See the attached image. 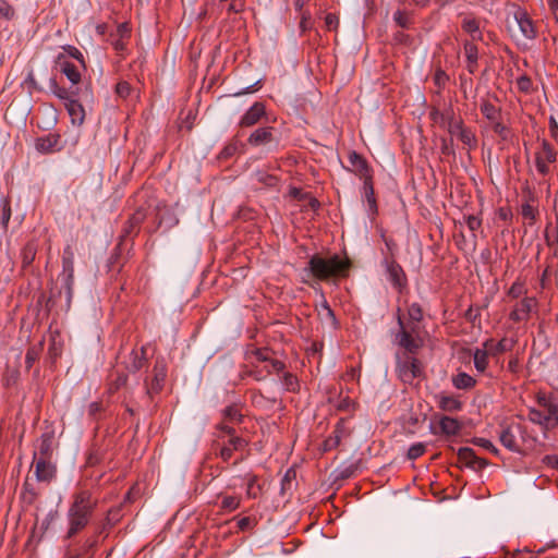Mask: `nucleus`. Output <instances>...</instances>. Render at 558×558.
I'll list each match as a JSON object with an SVG mask.
<instances>
[{
  "label": "nucleus",
  "instance_id": "6",
  "mask_svg": "<svg viewBox=\"0 0 558 558\" xmlns=\"http://www.w3.org/2000/svg\"><path fill=\"white\" fill-rule=\"evenodd\" d=\"M397 320L400 328L396 336L398 344L407 351L405 354H415L423 344L420 338L413 336L416 331V326H405L402 316L400 315V310H398Z\"/></svg>",
  "mask_w": 558,
  "mask_h": 558
},
{
  "label": "nucleus",
  "instance_id": "17",
  "mask_svg": "<svg viewBox=\"0 0 558 558\" xmlns=\"http://www.w3.org/2000/svg\"><path fill=\"white\" fill-rule=\"evenodd\" d=\"M517 340L512 338H502L499 341H495L493 338L485 340L482 345L488 350L490 355L497 356L505 352L511 351L515 345Z\"/></svg>",
  "mask_w": 558,
  "mask_h": 558
},
{
  "label": "nucleus",
  "instance_id": "9",
  "mask_svg": "<svg viewBox=\"0 0 558 558\" xmlns=\"http://www.w3.org/2000/svg\"><path fill=\"white\" fill-rule=\"evenodd\" d=\"M518 430H520L519 423H511L504 426L499 435V440L508 450L520 453L523 451V448L518 440Z\"/></svg>",
  "mask_w": 558,
  "mask_h": 558
},
{
  "label": "nucleus",
  "instance_id": "38",
  "mask_svg": "<svg viewBox=\"0 0 558 558\" xmlns=\"http://www.w3.org/2000/svg\"><path fill=\"white\" fill-rule=\"evenodd\" d=\"M223 420L228 423H241L243 415L238 404H231L227 407L223 412Z\"/></svg>",
  "mask_w": 558,
  "mask_h": 558
},
{
  "label": "nucleus",
  "instance_id": "5",
  "mask_svg": "<svg viewBox=\"0 0 558 558\" xmlns=\"http://www.w3.org/2000/svg\"><path fill=\"white\" fill-rule=\"evenodd\" d=\"M397 374L402 383L412 384L415 378L424 376V366L418 359L404 354L397 363Z\"/></svg>",
  "mask_w": 558,
  "mask_h": 558
},
{
  "label": "nucleus",
  "instance_id": "45",
  "mask_svg": "<svg viewBox=\"0 0 558 558\" xmlns=\"http://www.w3.org/2000/svg\"><path fill=\"white\" fill-rule=\"evenodd\" d=\"M241 498L236 496H225L221 500L220 509L223 511H234L240 507Z\"/></svg>",
  "mask_w": 558,
  "mask_h": 558
},
{
  "label": "nucleus",
  "instance_id": "7",
  "mask_svg": "<svg viewBox=\"0 0 558 558\" xmlns=\"http://www.w3.org/2000/svg\"><path fill=\"white\" fill-rule=\"evenodd\" d=\"M384 264L386 266L390 283L398 292L401 293L408 286V278L403 268L395 260V258H385Z\"/></svg>",
  "mask_w": 558,
  "mask_h": 558
},
{
  "label": "nucleus",
  "instance_id": "33",
  "mask_svg": "<svg viewBox=\"0 0 558 558\" xmlns=\"http://www.w3.org/2000/svg\"><path fill=\"white\" fill-rule=\"evenodd\" d=\"M488 355L490 353L486 348H476L473 353L474 367L478 373H484L488 366Z\"/></svg>",
  "mask_w": 558,
  "mask_h": 558
},
{
  "label": "nucleus",
  "instance_id": "34",
  "mask_svg": "<svg viewBox=\"0 0 558 558\" xmlns=\"http://www.w3.org/2000/svg\"><path fill=\"white\" fill-rule=\"evenodd\" d=\"M37 254V244L33 241L27 242L22 250V267L26 269L29 267L35 260Z\"/></svg>",
  "mask_w": 558,
  "mask_h": 558
},
{
  "label": "nucleus",
  "instance_id": "30",
  "mask_svg": "<svg viewBox=\"0 0 558 558\" xmlns=\"http://www.w3.org/2000/svg\"><path fill=\"white\" fill-rule=\"evenodd\" d=\"M296 487V471L293 468H290L284 473L281 485H280V495L286 497H290L292 495L293 489Z\"/></svg>",
  "mask_w": 558,
  "mask_h": 558
},
{
  "label": "nucleus",
  "instance_id": "46",
  "mask_svg": "<svg viewBox=\"0 0 558 558\" xmlns=\"http://www.w3.org/2000/svg\"><path fill=\"white\" fill-rule=\"evenodd\" d=\"M319 316L322 317V319L329 322L331 326H337L335 313L326 300H324V302L320 305Z\"/></svg>",
  "mask_w": 558,
  "mask_h": 558
},
{
  "label": "nucleus",
  "instance_id": "21",
  "mask_svg": "<svg viewBox=\"0 0 558 558\" xmlns=\"http://www.w3.org/2000/svg\"><path fill=\"white\" fill-rule=\"evenodd\" d=\"M60 135L50 133L46 136L38 137L35 143V147L39 153L51 154L56 150H60L59 147Z\"/></svg>",
  "mask_w": 558,
  "mask_h": 558
},
{
  "label": "nucleus",
  "instance_id": "41",
  "mask_svg": "<svg viewBox=\"0 0 558 558\" xmlns=\"http://www.w3.org/2000/svg\"><path fill=\"white\" fill-rule=\"evenodd\" d=\"M284 389L289 392H296L299 390L298 377L292 373H284L281 378Z\"/></svg>",
  "mask_w": 558,
  "mask_h": 558
},
{
  "label": "nucleus",
  "instance_id": "23",
  "mask_svg": "<svg viewBox=\"0 0 558 558\" xmlns=\"http://www.w3.org/2000/svg\"><path fill=\"white\" fill-rule=\"evenodd\" d=\"M274 130L275 129L272 126L256 129L247 138L248 144L252 146H260L272 142L275 140Z\"/></svg>",
  "mask_w": 558,
  "mask_h": 558
},
{
  "label": "nucleus",
  "instance_id": "54",
  "mask_svg": "<svg viewBox=\"0 0 558 558\" xmlns=\"http://www.w3.org/2000/svg\"><path fill=\"white\" fill-rule=\"evenodd\" d=\"M425 450L426 446L423 442L413 444L408 450L407 458L409 460H416L425 453Z\"/></svg>",
  "mask_w": 558,
  "mask_h": 558
},
{
  "label": "nucleus",
  "instance_id": "37",
  "mask_svg": "<svg viewBox=\"0 0 558 558\" xmlns=\"http://www.w3.org/2000/svg\"><path fill=\"white\" fill-rule=\"evenodd\" d=\"M535 157H541L544 161L553 163L557 159V151L547 140H543L541 150L535 154Z\"/></svg>",
  "mask_w": 558,
  "mask_h": 558
},
{
  "label": "nucleus",
  "instance_id": "26",
  "mask_svg": "<svg viewBox=\"0 0 558 558\" xmlns=\"http://www.w3.org/2000/svg\"><path fill=\"white\" fill-rule=\"evenodd\" d=\"M217 429L223 435L229 436V445L235 450H243L248 445L244 438L236 436L235 429L227 423L218 424Z\"/></svg>",
  "mask_w": 558,
  "mask_h": 558
},
{
  "label": "nucleus",
  "instance_id": "8",
  "mask_svg": "<svg viewBox=\"0 0 558 558\" xmlns=\"http://www.w3.org/2000/svg\"><path fill=\"white\" fill-rule=\"evenodd\" d=\"M537 301L535 298L526 296L517 302L509 314V319L514 323L527 322L531 313L536 310Z\"/></svg>",
  "mask_w": 558,
  "mask_h": 558
},
{
  "label": "nucleus",
  "instance_id": "50",
  "mask_svg": "<svg viewBox=\"0 0 558 558\" xmlns=\"http://www.w3.org/2000/svg\"><path fill=\"white\" fill-rule=\"evenodd\" d=\"M458 138L469 148L475 147L477 143L475 134L468 128L458 133Z\"/></svg>",
  "mask_w": 558,
  "mask_h": 558
},
{
  "label": "nucleus",
  "instance_id": "49",
  "mask_svg": "<svg viewBox=\"0 0 558 558\" xmlns=\"http://www.w3.org/2000/svg\"><path fill=\"white\" fill-rule=\"evenodd\" d=\"M128 374L125 373H117L116 378L111 379L109 384V392L114 393L120 388L124 387L128 383Z\"/></svg>",
  "mask_w": 558,
  "mask_h": 558
},
{
  "label": "nucleus",
  "instance_id": "29",
  "mask_svg": "<svg viewBox=\"0 0 558 558\" xmlns=\"http://www.w3.org/2000/svg\"><path fill=\"white\" fill-rule=\"evenodd\" d=\"M463 50L466 58V69L470 74H474L477 70V46L474 43L466 40L463 45Z\"/></svg>",
  "mask_w": 558,
  "mask_h": 558
},
{
  "label": "nucleus",
  "instance_id": "12",
  "mask_svg": "<svg viewBox=\"0 0 558 558\" xmlns=\"http://www.w3.org/2000/svg\"><path fill=\"white\" fill-rule=\"evenodd\" d=\"M458 460L474 471L483 470L488 464L486 459L477 457L470 447H462L458 450Z\"/></svg>",
  "mask_w": 558,
  "mask_h": 558
},
{
  "label": "nucleus",
  "instance_id": "1",
  "mask_svg": "<svg viewBox=\"0 0 558 558\" xmlns=\"http://www.w3.org/2000/svg\"><path fill=\"white\" fill-rule=\"evenodd\" d=\"M98 507V498L89 489H78L71 496L66 510V529L62 541L74 542L92 523Z\"/></svg>",
  "mask_w": 558,
  "mask_h": 558
},
{
  "label": "nucleus",
  "instance_id": "48",
  "mask_svg": "<svg viewBox=\"0 0 558 558\" xmlns=\"http://www.w3.org/2000/svg\"><path fill=\"white\" fill-rule=\"evenodd\" d=\"M102 459H104V452L100 450V448H98V447H96V445H94L87 454L86 464L88 466H95L98 463H100Z\"/></svg>",
  "mask_w": 558,
  "mask_h": 558
},
{
  "label": "nucleus",
  "instance_id": "27",
  "mask_svg": "<svg viewBox=\"0 0 558 558\" xmlns=\"http://www.w3.org/2000/svg\"><path fill=\"white\" fill-rule=\"evenodd\" d=\"M519 429L520 430H518V436L524 449L535 450L538 446H544V444H541L538 441L536 435L533 432L529 430V428L525 425L519 423Z\"/></svg>",
  "mask_w": 558,
  "mask_h": 558
},
{
  "label": "nucleus",
  "instance_id": "28",
  "mask_svg": "<svg viewBox=\"0 0 558 558\" xmlns=\"http://www.w3.org/2000/svg\"><path fill=\"white\" fill-rule=\"evenodd\" d=\"M437 405L444 412L456 413L462 410L463 403L453 396L440 393L437 396Z\"/></svg>",
  "mask_w": 558,
  "mask_h": 558
},
{
  "label": "nucleus",
  "instance_id": "58",
  "mask_svg": "<svg viewBox=\"0 0 558 558\" xmlns=\"http://www.w3.org/2000/svg\"><path fill=\"white\" fill-rule=\"evenodd\" d=\"M111 38L129 39L131 37V28L128 23L118 25L116 33L110 35Z\"/></svg>",
  "mask_w": 558,
  "mask_h": 558
},
{
  "label": "nucleus",
  "instance_id": "18",
  "mask_svg": "<svg viewBox=\"0 0 558 558\" xmlns=\"http://www.w3.org/2000/svg\"><path fill=\"white\" fill-rule=\"evenodd\" d=\"M53 441L54 435L53 432H46L41 434L38 444V451L34 453V460L44 459L51 460L53 453Z\"/></svg>",
  "mask_w": 558,
  "mask_h": 558
},
{
  "label": "nucleus",
  "instance_id": "63",
  "mask_svg": "<svg viewBox=\"0 0 558 558\" xmlns=\"http://www.w3.org/2000/svg\"><path fill=\"white\" fill-rule=\"evenodd\" d=\"M340 445L339 436H329L327 437L322 445L323 451H330L335 448H337Z\"/></svg>",
  "mask_w": 558,
  "mask_h": 558
},
{
  "label": "nucleus",
  "instance_id": "10",
  "mask_svg": "<svg viewBox=\"0 0 558 558\" xmlns=\"http://www.w3.org/2000/svg\"><path fill=\"white\" fill-rule=\"evenodd\" d=\"M348 159L350 163V167L348 169L350 171L359 175L364 181L372 178V169L367 160L362 155H360L355 150H352L349 153Z\"/></svg>",
  "mask_w": 558,
  "mask_h": 558
},
{
  "label": "nucleus",
  "instance_id": "55",
  "mask_svg": "<svg viewBox=\"0 0 558 558\" xmlns=\"http://www.w3.org/2000/svg\"><path fill=\"white\" fill-rule=\"evenodd\" d=\"M480 215H481V211H478L477 214L463 216V219L465 220V222L471 231H476L481 228L482 218Z\"/></svg>",
  "mask_w": 558,
  "mask_h": 558
},
{
  "label": "nucleus",
  "instance_id": "20",
  "mask_svg": "<svg viewBox=\"0 0 558 558\" xmlns=\"http://www.w3.org/2000/svg\"><path fill=\"white\" fill-rule=\"evenodd\" d=\"M74 542H68L64 546L63 558H82L95 546V541L87 538L82 544H78L77 547H74Z\"/></svg>",
  "mask_w": 558,
  "mask_h": 558
},
{
  "label": "nucleus",
  "instance_id": "25",
  "mask_svg": "<svg viewBox=\"0 0 558 558\" xmlns=\"http://www.w3.org/2000/svg\"><path fill=\"white\" fill-rule=\"evenodd\" d=\"M64 107L70 116L73 125L81 126L85 121V109L80 99H73L64 102Z\"/></svg>",
  "mask_w": 558,
  "mask_h": 558
},
{
  "label": "nucleus",
  "instance_id": "16",
  "mask_svg": "<svg viewBox=\"0 0 558 558\" xmlns=\"http://www.w3.org/2000/svg\"><path fill=\"white\" fill-rule=\"evenodd\" d=\"M266 114V107L263 102H254L244 116L240 120V126L248 128L259 122V120Z\"/></svg>",
  "mask_w": 558,
  "mask_h": 558
},
{
  "label": "nucleus",
  "instance_id": "43",
  "mask_svg": "<svg viewBox=\"0 0 558 558\" xmlns=\"http://www.w3.org/2000/svg\"><path fill=\"white\" fill-rule=\"evenodd\" d=\"M393 21L401 28H410L413 23L411 15L402 10H397L393 13Z\"/></svg>",
  "mask_w": 558,
  "mask_h": 558
},
{
  "label": "nucleus",
  "instance_id": "60",
  "mask_svg": "<svg viewBox=\"0 0 558 558\" xmlns=\"http://www.w3.org/2000/svg\"><path fill=\"white\" fill-rule=\"evenodd\" d=\"M526 292L525 287L522 282L515 281L512 283L508 291V295L512 299H518Z\"/></svg>",
  "mask_w": 558,
  "mask_h": 558
},
{
  "label": "nucleus",
  "instance_id": "11",
  "mask_svg": "<svg viewBox=\"0 0 558 558\" xmlns=\"http://www.w3.org/2000/svg\"><path fill=\"white\" fill-rule=\"evenodd\" d=\"M288 196L295 201L293 206L306 207L310 206L312 209L319 207V202L312 195L310 191L304 187L291 186L288 192Z\"/></svg>",
  "mask_w": 558,
  "mask_h": 558
},
{
  "label": "nucleus",
  "instance_id": "47",
  "mask_svg": "<svg viewBox=\"0 0 558 558\" xmlns=\"http://www.w3.org/2000/svg\"><path fill=\"white\" fill-rule=\"evenodd\" d=\"M50 90L54 96H57L59 99L63 100L64 102H69L70 99V93H68V88L60 86L56 80L50 81Z\"/></svg>",
  "mask_w": 558,
  "mask_h": 558
},
{
  "label": "nucleus",
  "instance_id": "42",
  "mask_svg": "<svg viewBox=\"0 0 558 558\" xmlns=\"http://www.w3.org/2000/svg\"><path fill=\"white\" fill-rule=\"evenodd\" d=\"M63 49V53L65 56H69L75 60L78 61V63L81 64L82 69L85 70L86 69V62H85V58L83 56V53L75 47V46H72V45H65L62 47Z\"/></svg>",
  "mask_w": 558,
  "mask_h": 558
},
{
  "label": "nucleus",
  "instance_id": "22",
  "mask_svg": "<svg viewBox=\"0 0 558 558\" xmlns=\"http://www.w3.org/2000/svg\"><path fill=\"white\" fill-rule=\"evenodd\" d=\"M147 364L146 349L142 347L140 350H132L126 362V369L136 373Z\"/></svg>",
  "mask_w": 558,
  "mask_h": 558
},
{
  "label": "nucleus",
  "instance_id": "62",
  "mask_svg": "<svg viewBox=\"0 0 558 558\" xmlns=\"http://www.w3.org/2000/svg\"><path fill=\"white\" fill-rule=\"evenodd\" d=\"M492 123L493 131L498 134L502 140H507L509 130L508 128L501 123L500 120H495Z\"/></svg>",
  "mask_w": 558,
  "mask_h": 558
},
{
  "label": "nucleus",
  "instance_id": "31",
  "mask_svg": "<svg viewBox=\"0 0 558 558\" xmlns=\"http://www.w3.org/2000/svg\"><path fill=\"white\" fill-rule=\"evenodd\" d=\"M452 385L457 389L470 390L475 387L476 380L471 375L464 372H460L457 375L452 376Z\"/></svg>",
  "mask_w": 558,
  "mask_h": 558
},
{
  "label": "nucleus",
  "instance_id": "24",
  "mask_svg": "<svg viewBox=\"0 0 558 558\" xmlns=\"http://www.w3.org/2000/svg\"><path fill=\"white\" fill-rule=\"evenodd\" d=\"M211 447L215 456L219 457L223 462H228L233 452L236 451L231 445H229V439L225 441L223 436L220 434L216 435Z\"/></svg>",
  "mask_w": 558,
  "mask_h": 558
},
{
  "label": "nucleus",
  "instance_id": "2",
  "mask_svg": "<svg viewBox=\"0 0 558 558\" xmlns=\"http://www.w3.org/2000/svg\"><path fill=\"white\" fill-rule=\"evenodd\" d=\"M537 408H530L527 418L542 427L544 437L547 433L558 427V391L542 392L536 395Z\"/></svg>",
  "mask_w": 558,
  "mask_h": 558
},
{
  "label": "nucleus",
  "instance_id": "36",
  "mask_svg": "<svg viewBox=\"0 0 558 558\" xmlns=\"http://www.w3.org/2000/svg\"><path fill=\"white\" fill-rule=\"evenodd\" d=\"M145 215L144 211H135L128 220L125 227L123 228V235L129 236L133 232H136L140 225L144 221Z\"/></svg>",
  "mask_w": 558,
  "mask_h": 558
},
{
  "label": "nucleus",
  "instance_id": "61",
  "mask_svg": "<svg viewBox=\"0 0 558 558\" xmlns=\"http://www.w3.org/2000/svg\"><path fill=\"white\" fill-rule=\"evenodd\" d=\"M449 81V76L448 74L441 70V69H437L435 74H434V83L435 85L438 87V88H444L447 84V82Z\"/></svg>",
  "mask_w": 558,
  "mask_h": 558
},
{
  "label": "nucleus",
  "instance_id": "44",
  "mask_svg": "<svg viewBox=\"0 0 558 558\" xmlns=\"http://www.w3.org/2000/svg\"><path fill=\"white\" fill-rule=\"evenodd\" d=\"M256 181L265 186H268V187H275L277 186L278 182H279V179L274 175V174H269L265 171H258L256 174Z\"/></svg>",
  "mask_w": 558,
  "mask_h": 558
},
{
  "label": "nucleus",
  "instance_id": "52",
  "mask_svg": "<svg viewBox=\"0 0 558 558\" xmlns=\"http://www.w3.org/2000/svg\"><path fill=\"white\" fill-rule=\"evenodd\" d=\"M471 442L475 446L482 447L483 449L492 452L495 456L499 454V450L496 446L488 439L482 437H474Z\"/></svg>",
  "mask_w": 558,
  "mask_h": 558
},
{
  "label": "nucleus",
  "instance_id": "39",
  "mask_svg": "<svg viewBox=\"0 0 558 558\" xmlns=\"http://www.w3.org/2000/svg\"><path fill=\"white\" fill-rule=\"evenodd\" d=\"M263 494V485L258 483L257 475H250L247 480L246 495L248 498L255 499Z\"/></svg>",
  "mask_w": 558,
  "mask_h": 558
},
{
  "label": "nucleus",
  "instance_id": "4",
  "mask_svg": "<svg viewBox=\"0 0 558 558\" xmlns=\"http://www.w3.org/2000/svg\"><path fill=\"white\" fill-rule=\"evenodd\" d=\"M168 366L163 357H157L155 360L153 369L148 376L144 379V387L149 398H154L162 391L167 378Z\"/></svg>",
  "mask_w": 558,
  "mask_h": 558
},
{
  "label": "nucleus",
  "instance_id": "35",
  "mask_svg": "<svg viewBox=\"0 0 558 558\" xmlns=\"http://www.w3.org/2000/svg\"><path fill=\"white\" fill-rule=\"evenodd\" d=\"M481 112L490 122L501 119V109L493 105L489 100L482 101Z\"/></svg>",
  "mask_w": 558,
  "mask_h": 558
},
{
  "label": "nucleus",
  "instance_id": "14",
  "mask_svg": "<svg viewBox=\"0 0 558 558\" xmlns=\"http://www.w3.org/2000/svg\"><path fill=\"white\" fill-rule=\"evenodd\" d=\"M462 429V423L454 417L441 415L438 421V430L432 429L434 435H445L447 437L457 436Z\"/></svg>",
  "mask_w": 558,
  "mask_h": 558
},
{
  "label": "nucleus",
  "instance_id": "15",
  "mask_svg": "<svg viewBox=\"0 0 558 558\" xmlns=\"http://www.w3.org/2000/svg\"><path fill=\"white\" fill-rule=\"evenodd\" d=\"M34 465L38 482L50 483L56 477L57 468L51 460L36 459L34 460Z\"/></svg>",
  "mask_w": 558,
  "mask_h": 558
},
{
  "label": "nucleus",
  "instance_id": "59",
  "mask_svg": "<svg viewBox=\"0 0 558 558\" xmlns=\"http://www.w3.org/2000/svg\"><path fill=\"white\" fill-rule=\"evenodd\" d=\"M236 151H238V143L231 142L223 147V149L219 153L218 158L222 159V160L229 159L232 156H234Z\"/></svg>",
  "mask_w": 558,
  "mask_h": 558
},
{
  "label": "nucleus",
  "instance_id": "53",
  "mask_svg": "<svg viewBox=\"0 0 558 558\" xmlns=\"http://www.w3.org/2000/svg\"><path fill=\"white\" fill-rule=\"evenodd\" d=\"M43 343L39 344V347H31L27 349L26 355H25V364L26 368H31L34 363L38 360L40 351H41Z\"/></svg>",
  "mask_w": 558,
  "mask_h": 558
},
{
  "label": "nucleus",
  "instance_id": "51",
  "mask_svg": "<svg viewBox=\"0 0 558 558\" xmlns=\"http://www.w3.org/2000/svg\"><path fill=\"white\" fill-rule=\"evenodd\" d=\"M14 16V8L7 0H0V21H11Z\"/></svg>",
  "mask_w": 558,
  "mask_h": 558
},
{
  "label": "nucleus",
  "instance_id": "57",
  "mask_svg": "<svg viewBox=\"0 0 558 558\" xmlns=\"http://www.w3.org/2000/svg\"><path fill=\"white\" fill-rule=\"evenodd\" d=\"M355 402L350 397L345 396L340 398L336 408L341 412H352L355 410Z\"/></svg>",
  "mask_w": 558,
  "mask_h": 558
},
{
  "label": "nucleus",
  "instance_id": "32",
  "mask_svg": "<svg viewBox=\"0 0 558 558\" xmlns=\"http://www.w3.org/2000/svg\"><path fill=\"white\" fill-rule=\"evenodd\" d=\"M462 29L470 34L473 40H482L483 38L480 29V23L475 17H464L462 21Z\"/></svg>",
  "mask_w": 558,
  "mask_h": 558
},
{
  "label": "nucleus",
  "instance_id": "19",
  "mask_svg": "<svg viewBox=\"0 0 558 558\" xmlns=\"http://www.w3.org/2000/svg\"><path fill=\"white\" fill-rule=\"evenodd\" d=\"M514 19L520 27L522 35L526 39H534L537 36L536 28L533 21L524 10H518L514 13Z\"/></svg>",
  "mask_w": 558,
  "mask_h": 558
},
{
  "label": "nucleus",
  "instance_id": "56",
  "mask_svg": "<svg viewBox=\"0 0 558 558\" xmlns=\"http://www.w3.org/2000/svg\"><path fill=\"white\" fill-rule=\"evenodd\" d=\"M408 314L414 323H420L423 319V310L418 303H412L408 308Z\"/></svg>",
  "mask_w": 558,
  "mask_h": 558
},
{
  "label": "nucleus",
  "instance_id": "40",
  "mask_svg": "<svg viewBox=\"0 0 558 558\" xmlns=\"http://www.w3.org/2000/svg\"><path fill=\"white\" fill-rule=\"evenodd\" d=\"M363 190H364V196L367 201L369 209H377V203H376V198L374 195V186H373L372 178L364 181Z\"/></svg>",
  "mask_w": 558,
  "mask_h": 558
},
{
  "label": "nucleus",
  "instance_id": "64",
  "mask_svg": "<svg viewBox=\"0 0 558 558\" xmlns=\"http://www.w3.org/2000/svg\"><path fill=\"white\" fill-rule=\"evenodd\" d=\"M131 89V85L126 81H121L116 85V93L122 98L129 97Z\"/></svg>",
  "mask_w": 558,
  "mask_h": 558
},
{
  "label": "nucleus",
  "instance_id": "13",
  "mask_svg": "<svg viewBox=\"0 0 558 558\" xmlns=\"http://www.w3.org/2000/svg\"><path fill=\"white\" fill-rule=\"evenodd\" d=\"M54 63L73 85H77L81 82L82 75L80 70L75 64L66 60L64 53H59L56 57Z\"/></svg>",
  "mask_w": 558,
  "mask_h": 558
},
{
  "label": "nucleus",
  "instance_id": "3",
  "mask_svg": "<svg viewBox=\"0 0 558 558\" xmlns=\"http://www.w3.org/2000/svg\"><path fill=\"white\" fill-rule=\"evenodd\" d=\"M351 262L348 257L341 258L338 254L324 257L320 254L311 256L307 270L319 281H328L331 278H345L349 275Z\"/></svg>",
  "mask_w": 558,
  "mask_h": 558
}]
</instances>
